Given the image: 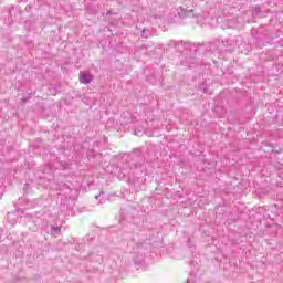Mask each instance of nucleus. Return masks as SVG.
<instances>
[{
	"label": "nucleus",
	"mask_w": 283,
	"mask_h": 283,
	"mask_svg": "<svg viewBox=\"0 0 283 283\" xmlns=\"http://www.w3.org/2000/svg\"><path fill=\"white\" fill-rule=\"evenodd\" d=\"M177 14L181 19H187V17H196V13H193V10H186L182 7H179L177 9Z\"/></svg>",
	"instance_id": "f257e3e1"
},
{
	"label": "nucleus",
	"mask_w": 283,
	"mask_h": 283,
	"mask_svg": "<svg viewBox=\"0 0 283 283\" xmlns=\"http://www.w3.org/2000/svg\"><path fill=\"white\" fill-rule=\"evenodd\" d=\"M91 81H94V76L92 74L80 72V83L83 85H90Z\"/></svg>",
	"instance_id": "f03ea898"
},
{
	"label": "nucleus",
	"mask_w": 283,
	"mask_h": 283,
	"mask_svg": "<svg viewBox=\"0 0 283 283\" xmlns=\"http://www.w3.org/2000/svg\"><path fill=\"white\" fill-rule=\"evenodd\" d=\"M61 232V228L59 227H52V233H60Z\"/></svg>",
	"instance_id": "7ed1b4c3"
},
{
	"label": "nucleus",
	"mask_w": 283,
	"mask_h": 283,
	"mask_svg": "<svg viewBox=\"0 0 283 283\" xmlns=\"http://www.w3.org/2000/svg\"><path fill=\"white\" fill-rule=\"evenodd\" d=\"M147 32H149L147 29H144L142 32V36H144L145 39H148L149 34H147Z\"/></svg>",
	"instance_id": "20e7f679"
},
{
	"label": "nucleus",
	"mask_w": 283,
	"mask_h": 283,
	"mask_svg": "<svg viewBox=\"0 0 283 283\" xmlns=\"http://www.w3.org/2000/svg\"><path fill=\"white\" fill-rule=\"evenodd\" d=\"M147 136H154V134H151L150 132H146Z\"/></svg>",
	"instance_id": "39448f33"
}]
</instances>
